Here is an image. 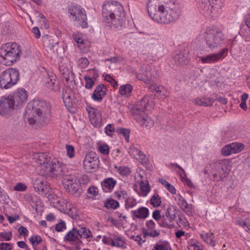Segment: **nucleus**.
Masks as SVG:
<instances>
[{
	"label": "nucleus",
	"instance_id": "nucleus-16",
	"mask_svg": "<svg viewBox=\"0 0 250 250\" xmlns=\"http://www.w3.org/2000/svg\"><path fill=\"white\" fill-rule=\"evenodd\" d=\"M43 82L45 86L51 91H58L61 89L60 81L53 73L48 74L44 78Z\"/></svg>",
	"mask_w": 250,
	"mask_h": 250
},
{
	"label": "nucleus",
	"instance_id": "nucleus-7",
	"mask_svg": "<svg viewBox=\"0 0 250 250\" xmlns=\"http://www.w3.org/2000/svg\"><path fill=\"white\" fill-rule=\"evenodd\" d=\"M20 79L19 71L13 68H9L0 75V87L8 89L16 85Z\"/></svg>",
	"mask_w": 250,
	"mask_h": 250
},
{
	"label": "nucleus",
	"instance_id": "nucleus-9",
	"mask_svg": "<svg viewBox=\"0 0 250 250\" xmlns=\"http://www.w3.org/2000/svg\"><path fill=\"white\" fill-rule=\"evenodd\" d=\"M222 0H198V8L217 17L221 12Z\"/></svg>",
	"mask_w": 250,
	"mask_h": 250
},
{
	"label": "nucleus",
	"instance_id": "nucleus-17",
	"mask_svg": "<svg viewBox=\"0 0 250 250\" xmlns=\"http://www.w3.org/2000/svg\"><path fill=\"white\" fill-rule=\"evenodd\" d=\"M10 95L12 96L11 98L17 107L22 106L26 102L28 97L27 92L23 88H18L13 94Z\"/></svg>",
	"mask_w": 250,
	"mask_h": 250
},
{
	"label": "nucleus",
	"instance_id": "nucleus-61",
	"mask_svg": "<svg viewBox=\"0 0 250 250\" xmlns=\"http://www.w3.org/2000/svg\"><path fill=\"white\" fill-rule=\"evenodd\" d=\"M204 99L206 106H211L214 102V100L213 98H204Z\"/></svg>",
	"mask_w": 250,
	"mask_h": 250
},
{
	"label": "nucleus",
	"instance_id": "nucleus-43",
	"mask_svg": "<svg viewBox=\"0 0 250 250\" xmlns=\"http://www.w3.org/2000/svg\"><path fill=\"white\" fill-rule=\"evenodd\" d=\"M115 168L117 170V171L119 172V173L123 176L127 175L130 173V170L129 168L127 167H118L115 166Z\"/></svg>",
	"mask_w": 250,
	"mask_h": 250
},
{
	"label": "nucleus",
	"instance_id": "nucleus-44",
	"mask_svg": "<svg viewBox=\"0 0 250 250\" xmlns=\"http://www.w3.org/2000/svg\"><path fill=\"white\" fill-rule=\"evenodd\" d=\"M150 203L154 207H158L161 204V198L158 194H155L151 197Z\"/></svg>",
	"mask_w": 250,
	"mask_h": 250
},
{
	"label": "nucleus",
	"instance_id": "nucleus-60",
	"mask_svg": "<svg viewBox=\"0 0 250 250\" xmlns=\"http://www.w3.org/2000/svg\"><path fill=\"white\" fill-rule=\"evenodd\" d=\"M0 250H11V247L10 243H2L0 244Z\"/></svg>",
	"mask_w": 250,
	"mask_h": 250
},
{
	"label": "nucleus",
	"instance_id": "nucleus-40",
	"mask_svg": "<svg viewBox=\"0 0 250 250\" xmlns=\"http://www.w3.org/2000/svg\"><path fill=\"white\" fill-rule=\"evenodd\" d=\"M165 216L168 219L169 222H172L176 218L175 211L170 207L167 208Z\"/></svg>",
	"mask_w": 250,
	"mask_h": 250
},
{
	"label": "nucleus",
	"instance_id": "nucleus-63",
	"mask_svg": "<svg viewBox=\"0 0 250 250\" xmlns=\"http://www.w3.org/2000/svg\"><path fill=\"white\" fill-rule=\"evenodd\" d=\"M18 231L21 235H22L24 236L27 235L28 232V231L27 229L23 226L20 227L18 229Z\"/></svg>",
	"mask_w": 250,
	"mask_h": 250
},
{
	"label": "nucleus",
	"instance_id": "nucleus-28",
	"mask_svg": "<svg viewBox=\"0 0 250 250\" xmlns=\"http://www.w3.org/2000/svg\"><path fill=\"white\" fill-rule=\"evenodd\" d=\"M184 52L180 53L178 54L175 55L174 56V59L175 62H184L188 61V57L189 48L188 47H185L183 49Z\"/></svg>",
	"mask_w": 250,
	"mask_h": 250
},
{
	"label": "nucleus",
	"instance_id": "nucleus-32",
	"mask_svg": "<svg viewBox=\"0 0 250 250\" xmlns=\"http://www.w3.org/2000/svg\"><path fill=\"white\" fill-rule=\"evenodd\" d=\"M133 90V86L129 84H126L121 86L119 93L122 96L128 97Z\"/></svg>",
	"mask_w": 250,
	"mask_h": 250
},
{
	"label": "nucleus",
	"instance_id": "nucleus-27",
	"mask_svg": "<svg viewBox=\"0 0 250 250\" xmlns=\"http://www.w3.org/2000/svg\"><path fill=\"white\" fill-rule=\"evenodd\" d=\"M67 180L69 183L66 185V190L71 194L80 195V192L79 191V185L73 182L72 179L70 180L68 178Z\"/></svg>",
	"mask_w": 250,
	"mask_h": 250
},
{
	"label": "nucleus",
	"instance_id": "nucleus-56",
	"mask_svg": "<svg viewBox=\"0 0 250 250\" xmlns=\"http://www.w3.org/2000/svg\"><path fill=\"white\" fill-rule=\"evenodd\" d=\"M65 229L66 225L64 221H62L56 225L55 229L57 231H62Z\"/></svg>",
	"mask_w": 250,
	"mask_h": 250
},
{
	"label": "nucleus",
	"instance_id": "nucleus-11",
	"mask_svg": "<svg viewBox=\"0 0 250 250\" xmlns=\"http://www.w3.org/2000/svg\"><path fill=\"white\" fill-rule=\"evenodd\" d=\"M99 162L97 154L90 152L86 155L83 161V167L87 172H92L98 167Z\"/></svg>",
	"mask_w": 250,
	"mask_h": 250
},
{
	"label": "nucleus",
	"instance_id": "nucleus-38",
	"mask_svg": "<svg viewBox=\"0 0 250 250\" xmlns=\"http://www.w3.org/2000/svg\"><path fill=\"white\" fill-rule=\"evenodd\" d=\"M104 207L107 209H115L119 207V203L115 200L110 199L106 201Z\"/></svg>",
	"mask_w": 250,
	"mask_h": 250
},
{
	"label": "nucleus",
	"instance_id": "nucleus-64",
	"mask_svg": "<svg viewBox=\"0 0 250 250\" xmlns=\"http://www.w3.org/2000/svg\"><path fill=\"white\" fill-rule=\"evenodd\" d=\"M152 217L155 220L157 221L160 220L161 218L160 211L159 210H154L152 214Z\"/></svg>",
	"mask_w": 250,
	"mask_h": 250
},
{
	"label": "nucleus",
	"instance_id": "nucleus-54",
	"mask_svg": "<svg viewBox=\"0 0 250 250\" xmlns=\"http://www.w3.org/2000/svg\"><path fill=\"white\" fill-rule=\"evenodd\" d=\"M104 129H105V132L106 133V134L109 136H112V132H113L115 130L113 125L111 124H108L105 127Z\"/></svg>",
	"mask_w": 250,
	"mask_h": 250
},
{
	"label": "nucleus",
	"instance_id": "nucleus-25",
	"mask_svg": "<svg viewBox=\"0 0 250 250\" xmlns=\"http://www.w3.org/2000/svg\"><path fill=\"white\" fill-rule=\"evenodd\" d=\"M73 96V94L70 88L66 87L63 89L62 94V99L67 108L71 107L72 106Z\"/></svg>",
	"mask_w": 250,
	"mask_h": 250
},
{
	"label": "nucleus",
	"instance_id": "nucleus-53",
	"mask_svg": "<svg viewBox=\"0 0 250 250\" xmlns=\"http://www.w3.org/2000/svg\"><path fill=\"white\" fill-rule=\"evenodd\" d=\"M27 189L26 186L23 183H19L14 188V189L16 191H23Z\"/></svg>",
	"mask_w": 250,
	"mask_h": 250
},
{
	"label": "nucleus",
	"instance_id": "nucleus-39",
	"mask_svg": "<svg viewBox=\"0 0 250 250\" xmlns=\"http://www.w3.org/2000/svg\"><path fill=\"white\" fill-rule=\"evenodd\" d=\"M84 80L85 82V88L87 89H91L95 83V78L89 76H85Z\"/></svg>",
	"mask_w": 250,
	"mask_h": 250
},
{
	"label": "nucleus",
	"instance_id": "nucleus-18",
	"mask_svg": "<svg viewBox=\"0 0 250 250\" xmlns=\"http://www.w3.org/2000/svg\"><path fill=\"white\" fill-rule=\"evenodd\" d=\"M141 112L136 110L133 115L134 119L143 127H150L153 125L154 121L145 112Z\"/></svg>",
	"mask_w": 250,
	"mask_h": 250
},
{
	"label": "nucleus",
	"instance_id": "nucleus-33",
	"mask_svg": "<svg viewBox=\"0 0 250 250\" xmlns=\"http://www.w3.org/2000/svg\"><path fill=\"white\" fill-rule=\"evenodd\" d=\"M117 183V181L112 178H108L104 180L102 183V186L103 188L106 189H111L115 186Z\"/></svg>",
	"mask_w": 250,
	"mask_h": 250
},
{
	"label": "nucleus",
	"instance_id": "nucleus-21",
	"mask_svg": "<svg viewBox=\"0 0 250 250\" xmlns=\"http://www.w3.org/2000/svg\"><path fill=\"white\" fill-rule=\"evenodd\" d=\"M87 110L91 123L94 126L100 127L102 122V118L99 111L92 107H89Z\"/></svg>",
	"mask_w": 250,
	"mask_h": 250
},
{
	"label": "nucleus",
	"instance_id": "nucleus-22",
	"mask_svg": "<svg viewBox=\"0 0 250 250\" xmlns=\"http://www.w3.org/2000/svg\"><path fill=\"white\" fill-rule=\"evenodd\" d=\"M131 214L133 220L137 219L144 220L149 216V212L147 208L141 207L137 209L132 210Z\"/></svg>",
	"mask_w": 250,
	"mask_h": 250
},
{
	"label": "nucleus",
	"instance_id": "nucleus-47",
	"mask_svg": "<svg viewBox=\"0 0 250 250\" xmlns=\"http://www.w3.org/2000/svg\"><path fill=\"white\" fill-rule=\"evenodd\" d=\"M124 244V241L121 237L115 238L111 240V245L113 247H123Z\"/></svg>",
	"mask_w": 250,
	"mask_h": 250
},
{
	"label": "nucleus",
	"instance_id": "nucleus-37",
	"mask_svg": "<svg viewBox=\"0 0 250 250\" xmlns=\"http://www.w3.org/2000/svg\"><path fill=\"white\" fill-rule=\"evenodd\" d=\"M55 206L57 208H59V209L60 210H63L64 211L67 209V208H67L68 206H70V203L69 202H66L65 200L63 199H59L57 200L55 203Z\"/></svg>",
	"mask_w": 250,
	"mask_h": 250
},
{
	"label": "nucleus",
	"instance_id": "nucleus-36",
	"mask_svg": "<svg viewBox=\"0 0 250 250\" xmlns=\"http://www.w3.org/2000/svg\"><path fill=\"white\" fill-rule=\"evenodd\" d=\"M78 232L79 233V238H88L92 236L90 230L86 227L81 228L78 229Z\"/></svg>",
	"mask_w": 250,
	"mask_h": 250
},
{
	"label": "nucleus",
	"instance_id": "nucleus-34",
	"mask_svg": "<svg viewBox=\"0 0 250 250\" xmlns=\"http://www.w3.org/2000/svg\"><path fill=\"white\" fill-rule=\"evenodd\" d=\"M154 96L162 99H165L168 96L167 90L164 86L159 85V88L158 89V92L154 94Z\"/></svg>",
	"mask_w": 250,
	"mask_h": 250
},
{
	"label": "nucleus",
	"instance_id": "nucleus-41",
	"mask_svg": "<svg viewBox=\"0 0 250 250\" xmlns=\"http://www.w3.org/2000/svg\"><path fill=\"white\" fill-rule=\"evenodd\" d=\"M73 38L75 42L78 44V46L81 50L83 49V45L84 43V41L82 37V35L80 34L74 33L73 34Z\"/></svg>",
	"mask_w": 250,
	"mask_h": 250
},
{
	"label": "nucleus",
	"instance_id": "nucleus-8",
	"mask_svg": "<svg viewBox=\"0 0 250 250\" xmlns=\"http://www.w3.org/2000/svg\"><path fill=\"white\" fill-rule=\"evenodd\" d=\"M68 13L72 21H76L82 28L88 27L85 11L81 6L72 3L68 6Z\"/></svg>",
	"mask_w": 250,
	"mask_h": 250
},
{
	"label": "nucleus",
	"instance_id": "nucleus-50",
	"mask_svg": "<svg viewBox=\"0 0 250 250\" xmlns=\"http://www.w3.org/2000/svg\"><path fill=\"white\" fill-rule=\"evenodd\" d=\"M87 193L90 197H96L98 194V189L94 186H91L87 189Z\"/></svg>",
	"mask_w": 250,
	"mask_h": 250
},
{
	"label": "nucleus",
	"instance_id": "nucleus-20",
	"mask_svg": "<svg viewBox=\"0 0 250 250\" xmlns=\"http://www.w3.org/2000/svg\"><path fill=\"white\" fill-rule=\"evenodd\" d=\"M228 52L227 48H224L218 53L208 55L205 57H199L198 61H201L202 62H217L221 59L224 58Z\"/></svg>",
	"mask_w": 250,
	"mask_h": 250
},
{
	"label": "nucleus",
	"instance_id": "nucleus-15",
	"mask_svg": "<svg viewBox=\"0 0 250 250\" xmlns=\"http://www.w3.org/2000/svg\"><path fill=\"white\" fill-rule=\"evenodd\" d=\"M61 73L65 79L67 84H75L74 74L72 71V67L70 63H61L59 65Z\"/></svg>",
	"mask_w": 250,
	"mask_h": 250
},
{
	"label": "nucleus",
	"instance_id": "nucleus-14",
	"mask_svg": "<svg viewBox=\"0 0 250 250\" xmlns=\"http://www.w3.org/2000/svg\"><path fill=\"white\" fill-rule=\"evenodd\" d=\"M245 145L240 143L234 142L224 146L221 149V154L227 156L231 154L238 153L243 150Z\"/></svg>",
	"mask_w": 250,
	"mask_h": 250
},
{
	"label": "nucleus",
	"instance_id": "nucleus-1",
	"mask_svg": "<svg viewBox=\"0 0 250 250\" xmlns=\"http://www.w3.org/2000/svg\"><path fill=\"white\" fill-rule=\"evenodd\" d=\"M149 17L158 23L168 24L178 19L180 9L178 4L171 0H149L147 3Z\"/></svg>",
	"mask_w": 250,
	"mask_h": 250
},
{
	"label": "nucleus",
	"instance_id": "nucleus-4",
	"mask_svg": "<svg viewBox=\"0 0 250 250\" xmlns=\"http://www.w3.org/2000/svg\"><path fill=\"white\" fill-rule=\"evenodd\" d=\"M64 168L65 166L59 162H53L50 160L39 165L38 171L40 175L56 178L63 175Z\"/></svg>",
	"mask_w": 250,
	"mask_h": 250
},
{
	"label": "nucleus",
	"instance_id": "nucleus-24",
	"mask_svg": "<svg viewBox=\"0 0 250 250\" xmlns=\"http://www.w3.org/2000/svg\"><path fill=\"white\" fill-rule=\"evenodd\" d=\"M106 94V87L103 84L98 85L92 95V99L96 102H101Z\"/></svg>",
	"mask_w": 250,
	"mask_h": 250
},
{
	"label": "nucleus",
	"instance_id": "nucleus-46",
	"mask_svg": "<svg viewBox=\"0 0 250 250\" xmlns=\"http://www.w3.org/2000/svg\"><path fill=\"white\" fill-rule=\"evenodd\" d=\"M115 196L119 200H125L128 196L127 192L125 190H120L116 191L114 193Z\"/></svg>",
	"mask_w": 250,
	"mask_h": 250
},
{
	"label": "nucleus",
	"instance_id": "nucleus-57",
	"mask_svg": "<svg viewBox=\"0 0 250 250\" xmlns=\"http://www.w3.org/2000/svg\"><path fill=\"white\" fill-rule=\"evenodd\" d=\"M136 77L138 80L143 81L145 83H146L148 81L149 79V76L147 73L144 74H137Z\"/></svg>",
	"mask_w": 250,
	"mask_h": 250
},
{
	"label": "nucleus",
	"instance_id": "nucleus-62",
	"mask_svg": "<svg viewBox=\"0 0 250 250\" xmlns=\"http://www.w3.org/2000/svg\"><path fill=\"white\" fill-rule=\"evenodd\" d=\"M194 103L196 105L206 107L204 98H196L194 100Z\"/></svg>",
	"mask_w": 250,
	"mask_h": 250
},
{
	"label": "nucleus",
	"instance_id": "nucleus-6",
	"mask_svg": "<svg viewBox=\"0 0 250 250\" xmlns=\"http://www.w3.org/2000/svg\"><path fill=\"white\" fill-rule=\"evenodd\" d=\"M231 166L229 159L220 160L214 163L211 168L212 180L216 182L222 180L228 175Z\"/></svg>",
	"mask_w": 250,
	"mask_h": 250
},
{
	"label": "nucleus",
	"instance_id": "nucleus-45",
	"mask_svg": "<svg viewBox=\"0 0 250 250\" xmlns=\"http://www.w3.org/2000/svg\"><path fill=\"white\" fill-rule=\"evenodd\" d=\"M116 132L122 135L125 137L126 142H129L130 134V130L129 129L124 128H118L116 129Z\"/></svg>",
	"mask_w": 250,
	"mask_h": 250
},
{
	"label": "nucleus",
	"instance_id": "nucleus-12",
	"mask_svg": "<svg viewBox=\"0 0 250 250\" xmlns=\"http://www.w3.org/2000/svg\"><path fill=\"white\" fill-rule=\"evenodd\" d=\"M32 183L35 190L39 194L46 195L50 191V187L47 185V181L42 176L34 178Z\"/></svg>",
	"mask_w": 250,
	"mask_h": 250
},
{
	"label": "nucleus",
	"instance_id": "nucleus-42",
	"mask_svg": "<svg viewBox=\"0 0 250 250\" xmlns=\"http://www.w3.org/2000/svg\"><path fill=\"white\" fill-rule=\"evenodd\" d=\"M137 204L136 200L133 197L128 196L125 200V207L126 209L132 208Z\"/></svg>",
	"mask_w": 250,
	"mask_h": 250
},
{
	"label": "nucleus",
	"instance_id": "nucleus-2",
	"mask_svg": "<svg viewBox=\"0 0 250 250\" xmlns=\"http://www.w3.org/2000/svg\"><path fill=\"white\" fill-rule=\"evenodd\" d=\"M102 15L108 26L113 28L125 24V12L122 5L117 1H106L103 5Z\"/></svg>",
	"mask_w": 250,
	"mask_h": 250
},
{
	"label": "nucleus",
	"instance_id": "nucleus-10",
	"mask_svg": "<svg viewBox=\"0 0 250 250\" xmlns=\"http://www.w3.org/2000/svg\"><path fill=\"white\" fill-rule=\"evenodd\" d=\"M206 43L210 49L217 47L224 40V35L221 30L218 29H209L206 32Z\"/></svg>",
	"mask_w": 250,
	"mask_h": 250
},
{
	"label": "nucleus",
	"instance_id": "nucleus-58",
	"mask_svg": "<svg viewBox=\"0 0 250 250\" xmlns=\"http://www.w3.org/2000/svg\"><path fill=\"white\" fill-rule=\"evenodd\" d=\"M163 218V219L159 223L160 226L163 228H170L171 225L167 222L166 219L165 218V216H164Z\"/></svg>",
	"mask_w": 250,
	"mask_h": 250
},
{
	"label": "nucleus",
	"instance_id": "nucleus-13",
	"mask_svg": "<svg viewBox=\"0 0 250 250\" xmlns=\"http://www.w3.org/2000/svg\"><path fill=\"white\" fill-rule=\"evenodd\" d=\"M12 96L3 97L0 100V115L5 116L9 114L16 106Z\"/></svg>",
	"mask_w": 250,
	"mask_h": 250
},
{
	"label": "nucleus",
	"instance_id": "nucleus-35",
	"mask_svg": "<svg viewBox=\"0 0 250 250\" xmlns=\"http://www.w3.org/2000/svg\"><path fill=\"white\" fill-rule=\"evenodd\" d=\"M201 237L205 241L211 246H214L215 245V240L214 236L213 233H207L205 235L201 234Z\"/></svg>",
	"mask_w": 250,
	"mask_h": 250
},
{
	"label": "nucleus",
	"instance_id": "nucleus-59",
	"mask_svg": "<svg viewBox=\"0 0 250 250\" xmlns=\"http://www.w3.org/2000/svg\"><path fill=\"white\" fill-rule=\"evenodd\" d=\"M136 152L137 153V156H138L139 159H141L142 162L144 161L145 163L146 162V157L145 154L139 149H134Z\"/></svg>",
	"mask_w": 250,
	"mask_h": 250
},
{
	"label": "nucleus",
	"instance_id": "nucleus-3",
	"mask_svg": "<svg viewBox=\"0 0 250 250\" xmlns=\"http://www.w3.org/2000/svg\"><path fill=\"white\" fill-rule=\"evenodd\" d=\"M50 105L44 101L34 100L28 104L25 111L28 115V122L30 125H44L48 121L50 116Z\"/></svg>",
	"mask_w": 250,
	"mask_h": 250
},
{
	"label": "nucleus",
	"instance_id": "nucleus-52",
	"mask_svg": "<svg viewBox=\"0 0 250 250\" xmlns=\"http://www.w3.org/2000/svg\"><path fill=\"white\" fill-rule=\"evenodd\" d=\"M140 189L143 192L146 193L147 194L149 192L150 188L148 183H144V182H141L140 183Z\"/></svg>",
	"mask_w": 250,
	"mask_h": 250
},
{
	"label": "nucleus",
	"instance_id": "nucleus-31",
	"mask_svg": "<svg viewBox=\"0 0 250 250\" xmlns=\"http://www.w3.org/2000/svg\"><path fill=\"white\" fill-rule=\"evenodd\" d=\"M34 159H36L37 164L41 165L42 163L51 160L46 153H40L35 155Z\"/></svg>",
	"mask_w": 250,
	"mask_h": 250
},
{
	"label": "nucleus",
	"instance_id": "nucleus-5",
	"mask_svg": "<svg viewBox=\"0 0 250 250\" xmlns=\"http://www.w3.org/2000/svg\"><path fill=\"white\" fill-rule=\"evenodd\" d=\"M21 55V46L16 42H8L0 47V57L3 60L15 62L19 61Z\"/></svg>",
	"mask_w": 250,
	"mask_h": 250
},
{
	"label": "nucleus",
	"instance_id": "nucleus-48",
	"mask_svg": "<svg viewBox=\"0 0 250 250\" xmlns=\"http://www.w3.org/2000/svg\"><path fill=\"white\" fill-rule=\"evenodd\" d=\"M241 227H243L246 231L250 233V221L246 220L244 221H238L237 223Z\"/></svg>",
	"mask_w": 250,
	"mask_h": 250
},
{
	"label": "nucleus",
	"instance_id": "nucleus-19",
	"mask_svg": "<svg viewBox=\"0 0 250 250\" xmlns=\"http://www.w3.org/2000/svg\"><path fill=\"white\" fill-rule=\"evenodd\" d=\"M146 228H143L142 229L144 238H146L147 236L154 238L160 235L159 231L155 229L156 224L152 220L146 221Z\"/></svg>",
	"mask_w": 250,
	"mask_h": 250
},
{
	"label": "nucleus",
	"instance_id": "nucleus-29",
	"mask_svg": "<svg viewBox=\"0 0 250 250\" xmlns=\"http://www.w3.org/2000/svg\"><path fill=\"white\" fill-rule=\"evenodd\" d=\"M79 235L78 229L74 228L66 233L64 237V240L66 241H75L79 240Z\"/></svg>",
	"mask_w": 250,
	"mask_h": 250
},
{
	"label": "nucleus",
	"instance_id": "nucleus-51",
	"mask_svg": "<svg viewBox=\"0 0 250 250\" xmlns=\"http://www.w3.org/2000/svg\"><path fill=\"white\" fill-rule=\"evenodd\" d=\"M65 148L66 149L67 156L70 158H73L75 155V150L74 147L71 145H66L65 146Z\"/></svg>",
	"mask_w": 250,
	"mask_h": 250
},
{
	"label": "nucleus",
	"instance_id": "nucleus-30",
	"mask_svg": "<svg viewBox=\"0 0 250 250\" xmlns=\"http://www.w3.org/2000/svg\"><path fill=\"white\" fill-rule=\"evenodd\" d=\"M30 242L32 244L33 247L36 249V247L39 245L42 244L43 248L40 250H46V248L44 244L42 243V237L39 235H35L31 236L29 239Z\"/></svg>",
	"mask_w": 250,
	"mask_h": 250
},
{
	"label": "nucleus",
	"instance_id": "nucleus-23",
	"mask_svg": "<svg viewBox=\"0 0 250 250\" xmlns=\"http://www.w3.org/2000/svg\"><path fill=\"white\" fill-rule=\"evenodd\" d=\"M175 200L182 210L185 211L189 216L192 215L191 205H189L181 195H177L175 198Z\"/></svg>",
	"mask_w": 250,
	"mask_h": 250
},
{
	"label": "nucleus",
	"instance_id": "nucleus-26",
	"mask_svg": "<svg viewBox=\"0 0 250 250\" xmlns=\"http://www.w3.org/2000/svg\"><path fill=\"white\" fill-rule=\"evenodd\" d=\"M150 100V98L148 95H145L142 100L137 104L136 107L134 109L133 111V116L135 115V112L136 110H141L143 113L144 110L146 108L148 105L149 102Z\"/></svg>",
	"mask_w": 250,
	"mask_h": 250
},
{
	"label": "nucleus",
	"instance_id": "nucleus-55",
	"mask_svg": "<svg viewBox=\"0 0 250 250\" xmlns=\"http://www.w3.org/2000/svg\"><path fill=\"white\" fill-rule=\"evenodd\" d=\"M99 151L103 154H107L109 153V148L107 145H103L99 147Z\"/></svg>",
	"mask_w": 250,
	"mask_h": 250
},
{
	"label": "nucleus",
	"instance_id": "nucleus-49",
	"mask_svg": "<svg viewBox=\"0 0 250 250\" xmlns=\"http://www.w3.org/2000/svg\"><path fill=\"white\" fill-rule=\"evenodd\" d=\"M12 237V232H0V241H9L11 239Z\"/></svg>",
	"mask_w": 250,
	"mask_h": 250
}]
</instances>
